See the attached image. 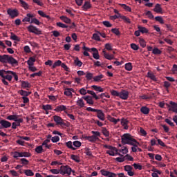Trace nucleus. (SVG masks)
<instances>
[{"label":"nucleus","instance_id":"obj_24","mask_svg":"<svg viewBox=\"0 0 177 177\" xmlns=\"http://www.w3.org/2000/svg\"><path fill=\"white\" fill-rule=\"evenodd\" d=\"M34 63H35V57H30L29 59L27 61V64L30 66H34Z\"/></svg>","mask_w":177,"mask_h":177},{"label":"nucleus","instance_id":"obj_42","mask_svg":"<svg viewBox=\"0 0 177 177\" xmlns=\"http://www.w3.org/2000/svg\"><path fill=\"white\" fill-rule=\"evenodd\" d=\"M70 158H71V160H73V161H75V162H76L77 163H79L80 162V158L77 156H76V155H71L70 156Z\"/></svg>","mask_w":177,"mask_h":177},{"label":"nucleus","instance_id":"obj_62","mask_svg":"<svg viewBox=\"0 0 177 177\" xmlns=\"http://www.w3.org/2000/svg\"><path fill=\"white\" fill-rule=\"evenodd\" d=\"M133 167L135 169L142 170V165L140 164L133 163Z\"/></svg>","mask_w":177,"mask_h":177},{"label":"nucleus","instance_id":"obj_49","mask_svg":"<svg viewBox=\"0 0 177 177\" xmlns=\"http://www.w3.org/2000/svg\"><path fill=\"white\" fill-rule=\"evenodd\" d=\"M120 19H122V20H124L125 23H128V24H131V19L127 17L126 16H121Z\"/></svg>","mask_w":177,"mask_h":177},{"label":"nucleus","instance_id":"obj_64","mask_svg":"<svg viewBox=\"0 0 177 177\" xmlns=\"http://www.w3.org/2000/svg\"><path fill=\"white\" fill-rule=\"evenodd\" d=\"M111 177H125V176L123 173L118 174L111 173Z\"/></svg>","mask_w":177,"mask_h":177},{"label":"nucleus","instance_id":"obj_38","mask_svg":"<svg viewBox=\"0 0 177 177\" xmlns=\"http://www.w3.org/2000/svg\"><path fill=\"white\" fill-rule=\"evenodd\" d=\"M124 68H125V70H127V71H131V70H132V63L129 62V63L125 64Z\"/></svg>","mask_w":177,"mask_h":177},{"label":"nucleus","instance_id":"obj_48","mask_svg":"<svg viewBox=\"0 0 177 177\" xmlns=\"http://www.w3.org/2000/svg\"><path fill=\"white\" fill-rule=\"evenodd\" d=\"M57 27H60L61 28H68V26L62 23V22H57Z\"/></svg>","mask_w":177,"mask_h":177},{"label":"nucleus","instance_id":"obj_45","mask_svg":"<svg viewBox=\"0 0 177 177\" xmlns=\"http://www.w3.org/2000/svg\"><path fill=\"white\" fill-rule=\"evenodd\" d=\"M42 109L44 110L45 111H48V110H53L52 106L50 104H46V105H42Z\"/></svg>","mask_w":177,"mask_h":177},{"label":"nucleus","instance_id":"obj_7","mask_svg":"<svg viewBox=\"0 0 177 177\" xmlns=\"http://www.w3.org/2000/svg\"><path fill=\"white\" fill-rule=\"evenodd\" d=\"M6 120L9 121H14L16 122H23V119L22 118H19V115H10L9 116L6 117Z\"/></svg>","mask_w":177,"mask_h":177},{"label":"nucleus","instance_id":"obj_6","mask_svg":"<svg viewBox=\"0 0 177 177\" xmlns=\"http://www.w3.org/2000/svg\"><path fill=\"white\" fill-rule=\"evenodd\" d=\"M107 50H111V44H106L105 45V49L102 50V55L105 57V59H107L108 60H111V55H109V52Z\"/></svg>","mask_w":177,"mask_h":177},{"label":"nucleus","instance_id":"obj_56","mask_svg":"<svg viewBox=\"0 0 177 177\" xmlns=\"http://www.w3.org/2000/svg\"><path fill=\"white\" fill-rule=\"evenodd\" d=\"M103 77H104L103 75H100L94 77L93 80L95 82H99V81H100L103 78Z\"/></svg>","mask_w":177,"mask_h":177},{"label":"nucleus","instance_id":"obj_39","mask_svg":"<svg viewBox=\"0 0 177 177\" xmlns=\"http://www.w3.org/2000/svg\"><path fill=\"white\" fill-rule=\"evenodd\" d=\"M97 118L101 121H104V114L102 112H97Z\"/></svg>","mask_w":177,"mask_h":177},{"label":"nucleus","instance_id":"obj_61","mask_svg":"<svg viewBox=\"0 0 177 177\" xmlns=\"http://www.w3.org/2000/svg\"><path fill=\"white\" fill-rule=\"evenodd\" d=\"M19 155H21V157L28 158L30 156V153L28 152H19Z\"/></svg>","mask_w":177,"mask_h":177},{"label":"nucleus","instance_id":"obj_55","mask_svg":"<svg viewBox=\"0 0 177 177\" xmlns=\"http://www.w3.org/2000/svg\"><path fill=\"white\" fill-rule=\"evenodd\" d=\"M122 158L126 160L127 161H133V158L130 156V155L127 154L126 156H123Z\"/></svg>","mask_w":177,"mask_h":177},{"label":"nucleus","instance_id":"obj_19","mask_svg":"<svg viewBox=\"0 0 177 177\" xmlns=\"http://www.w3.org/2000/svg\"><path fill=\"white\" fill-rule=\"evenodd\" d=\"M84 139L87 140L90 142H95L98 140V137L95 136H86Z\"/></svg>","mask_w":177,"mask_h":177},{"label":"nucleus","instance_id":"obj_15","mask_svg":"<svg viewBox=\"0 0 177 177\" xmlns=\"http://www.w3.org/2000/svg\"><path fill=\"white\" fill-rule=\"evenodd\" d=\"M9 59V55H0V62L1 63H8Z\"/></svg>","mask_w":177,"mask_h":177},{"label":"nucleus","instance_id":"obj_18","mask_svg":"<svg viewBox=\"0 0 177 177\" xmlns=\"http://www.w3.org/2000/svg\"><path fill=\"white\" fill-rule=\"evenodd\" d=\"M92 8V5H91V3L89 1H85L84 4L82 6V9L84 11L88 10V9H91Z\"/></svg>","mask_w":177,"mask_h":177},{"label":"nucleus","instance_id":"obj_28","mask_svg":"<svg viewBox=\"0 0 177 177\" xmlns=\"http://www.w3.org/2000/svg\"><path fill=\"white\" fill-rule=\"evenodd\" d=\"M73 145V144L71 141H68V142H65V146H66L68 149H71V150L75 151L76 148H75Z\"/></svg>","mask_w":177,"mask_h":177},{"label":"nucleus","instance_id":"obj_46","mask_svg":"<svg viewBox=\"0 0 177 177\" xmlns=\"http://www.w3.org/2000/svg\"><path fill=\"white\" fill-rule=\"evenodd\" d=\"M101 174L105 176L111 177V173L106 170H101Z\"/></svg>","mask_w":177,"mask_h":177},{"label":"nucleus","instance_id":"obj_57","mask_svg":"<svg viewBox=\"0 0 177 177\" xmlns=\"http://www.w3.org/2000/svg\"><path fill=\"white\" fill-rule=\"evenodd\" d=\"M139 44L142 48H146V41L144 39H139Z\"/></svg>","mask_w":177,"mask_h":177},{"label":"nucleus","instance_id":"obj_37","mask_svg":"<svg viewBox=\"0 0 177 177\" xmlns=\"http://www.w3.org/2000/svg\"><path fill=\"white\" fill-rule=\"evenodd\" d=\"M91 88H93V89H94V91H96L97 92H103L104 91L103 88L97 86L96 85L91 86Z\"/></svg>","mask_w":177,"mask_h":177},{"label":"nucleus","instance_id":"obj_12","mask_svg":"<svg viewBox=\"0 0 177 177\" xmlns=\"http://www.w3.org/2000/svg\"><path fill=\"white\" fill-rule=\"evenodd\" d=\"M91 52L93 53V57L96 60H99L100 59V55H99V51L96 48H92L91 49Z\"/></svg>","mask_w":177,"mask_h":177},{"label":"nucleus","instance_id":"obj_36","mask_svg":"<svg viewBox=\"0 0 177 177\" xmlns=\"http://www.w3.org/2000/svg\"><path fill=\"white\" fill-rule=\"evenodd\" d=\"M24 174L26 176H34V172L30 169L24 170Z\"/></svg>","mask_w":177,"mask_h":177},{"label":"nucleus","instance_id":"obj_29","mask_svg":"<svg viewBox=\"0 0 177 177\" xmlns=\"http://www.w3.org/2000/svg\"><path fill=\"white\" fill-rule=\"evenodd\" d=\"M74 64L77 67H82V62H81V60H80V59L78 57H76L74 60Z\"/></svg>","mask_w":177,"mask_h":177},{"label":"nucleus","instance_id":"obj_33","mask_svg":"<svg viewBox=\"0 0 177 177\" xmlns=\"http://www.w3.org/2000/svg\"><path fill=\"white\" fill-rule=\"evenodd\" d=\"M84 98H80L77 101V104L79 107H84L85 103L84 102Z\"/></svg>","mask_w":177,"mask_h":177},{"label":"nucleus","instance_id":"obj_25","mask_svg":"<svg viewBox=\"0 0 177 177\" xmlns=\"http://www.w3.org/2000/svg\"><path fill=\"white\" fill-rule=\"evenodd\" d=\"M10 39H12V41H17V42H20L19 37L13 32H11Z\"/></svg>","mask_w":177,"mask_h":177},{"label":"nucleus","instance_id":"obj_35","mask_svg":"<svg viewBox=\"0 0 177 177\" xmlns=\"http://www.w3.org/2000/svg\"><path fill=\"white\" fill-rule=\"evenodd\" d=\"M35 151L38 154H41L42 152H44V150L43 149L42 146H37V147L35 149Z\"/></svg>","mask_w":177,"mask_h":177},{"label":"nucleus","instance_id":"obj_3","mask_svg":"<svg viewBox=\"0 0 177 177\" xmlns=\"http://www.w3.org/2000/svg\"><path fill=\"white\" fill-rule=\"evenodd\" d=\"M111 95H113V96H118L119 97H120V99H122L123 100H127V99H128V96H129V92L125 90H122V91L118 93L117 91L113 90L111 91Z\"/></svg>","mask_w":177,"mask_h":177},{"label":"nucleus","instance_id":"obj_5","mask_svg":"<svg viewBox=\"0 0 177 177\" xmlns=\"http://www.w3.org/2000/svg\"><path fill=\"white\" fill-rule=\"evenodd\" d=\"M59 171L61 172V175H68L70 176L71 174V173H74V171L71 169V168L68 166V165H63L61 166V167L59 168Z\"/></svg>","mask_w":177,"mask_h":177},{"label":"nucleus","instance_id":"obj_9","mask_svg":"<svg viewBox=\"0 0 177 177\" xmlns=\"http://www.w3.org/2000/svg\"><path fill=\"white\" fill-rule=\"evenodd\" d=\"M54 121L55 122H56L57 125H60L61 127H66V122H64V121L58 116H54Z\"/></svg>","mask_w":177,"mask_h":177},{"label":"nucleus","instance_id":"obj_27","mask_svg":"<svg viewBox=\"0 0 177 177\" xmlns=\"http://www.w3.org/2000/svg\"><path fill=\"white\" fill-rule=\"evenodd\" d=\"M19 3H21V6L25 9V10H27L29 8L28 3L27 2L23 1V0H19Z\"/></svg>","mask_w":177,"mask_h":177},{"label":"nucleus","instance_id":"obj_59","mask_svg":"<svg viewBox=\"0 0 177 177\" xmlns=\"http://www.w3.org/2000/svg\"><path fill=\"white\" fill-rule=\"evenodd\" d=\"M163 86L166 88V90L168 92V88L171 86V83H169V82L168 81H165Z\"/></svg>","mask_w":177,"mask_h":177},{"label":"nucleus","instance_id":"obj_41","mask_svg":"<svg viewBox=\"0 0 177 177\" xmlns=\"http://www.w3.org/2000/svg\"><path fill=\"white\" fill-rule=\"evenodd\" d=\"M147 77L151 80H152V81H157V78H156V75H154V74L150 72L147 73Z\"/></svg>","mask_w":177,"mask_h":177},{"label":"nucleus","instance_id":"obj_17","mask_svg":"<svg viewBox=\"0 0 177 177\" xmlns=\"http://www.w3.org/2000/svg\"><path fill=\"white\" fill-rule=\"evenodd\" d=\"M138 28L140 30L141 34H149V29H147L146 27L140 26V25H138Z\"/></svg>","mask_w":177,"mask_h":177},{"label":"nucleus","instance_id":"obj_22","mask_svg":"<svg viewBox=\"0 0 177 177\" xmlns=\"http://www.w3.org/2000/svg\"><path fill=\"white\" fill-rule=\"evenodd\" d=\"M60 20L64 21V23H66V24H71V19H70L68 17L66 16H61L59 17Z\"/></svg>","mask_w":177,"mask_h":177},{"label":"nucleus","instance_id":"obj_32","mask_svg":"<svg viewBox=\"0 0 177 177\" xmlns=\"http://www.w3.org/2000/svg\"><path fill=\"white\" fill-rule=\"evenodd\" d=\"M21 86L24 89H26V88H30L31 84H30V83L28 82L22 81Z\"/></svg>","mask_w":177,"mask_h":177},{"label":"nucleus","instance_id":"obj_30","mask_svg":"<svg viewBox=\"0 0 177 177\" xmlns=\"http://www.w3.org/2000/svg\"><path fill=\"white\" fill-rule=\"evenodd\" d=\"M19 95H21V96H24L25 97H27V96H30V95H31V92H27L24 90L19 91Z\"/></svg>","mask_w":177,"mask_h":177},{"label":"nucleus","instance_id":"obj_44","mask_svg":"<svg viewBox=\"0 0 177 177\" xmlns=\"http://www.w3.org/2000/svg\"><path fill=\"white\" fill-rule=\"evenodd\" d=\"M11 155L12 156V157H14V158H16V159H18L19 158H21L22 157L21 156V154H19V152H18V151L12 152L11 153Z\"/></svg>","mask_w":177,"mask_h":177},{"label":"nucleus","instance_id":"obj_20","mask_svg":"<svg viewBox=\"0 0 177 177\" xmlns=\"http://www.w3.org/2000/svg\"><path fill=\"white\" fill-rule=\"evenodd\" d=\"M153 11L156 13H162V8H161V5L157 3L153 8Z\"/></svg>","mask_w":177,"mask_h":177},{"label":"nucleus","instance_id":"obj_58","mask_svg":"<svg viewBox=\"0 0 177 177\" xmlns=\"http://www.w3.org/2000/svg\"><path fill=\"white\" fill-rule=\"evenodd\" d=\"M59 66H62V62L60 60H57L53 65V68H56V67H59Z\"/></svg>","mask_w":177,"mask_h":177},{"label":"nucleus","instance_id":"obj_26","mask_svg":"<svg viewBox=\"0 0 177 177\" xmlns=\"http://www.w3.org/2000/svg\"><path fill=\"white\" fill-rule=\"evenodd\" d=\"M87 93H88V95H92L94 99H95V100H99V99H100V97L97 96L96 95V93H95L94 91H91V90H88L87 91Z\"/></svg>","mask_w":177,"mask_h":177},{"label":"nucleus","instance_id":"obj_11","mask_svg":"<svg viewBox=\"0 0 177 177\" xmlns=\"http://www.w3.org/2000/svg\"><path fill=\"white\" fill-rule=\"evenodd\" d=\"M8 64H11V66H17L19 64V61L15 59L12 55H8Z\"/></svg>","mask_w":177,"mask_h":177},{"label":"nucleus","instance_id":"obj_40","mask_svg":"<svg viewBox=\"0 0 177 177\" xmlns=\"http://www.w3.org/2000/svg\"><path fill=\"white\" fill-rule=\"evenodd\" d=\"M71 91H73V88H66V90L64 91V95H66V96H72L73 93H71Z\"/></svg>","mask_w":177,"mask_h":177},{"label":"nucleus","instance_id":"obj_52","mask_svg":"<svg viewBox=\"0 0 177 177\" xmlns=\"http://www.w3.org/2000/svg\"><path fill=\"white\" fill-rule=\"evenodd\" d=\"M155 20L156 21H158L160 24H164V19H162V17H160V16L156 17Z\"/></svg>","mask_w":177,"mask_h":177},{"label":"nucleus","instance_id":"obj_43","mask_svg":"<svg viewBox=\"0 0 177 177\" xmlns=\"http://www.w3.org/2000/svg\"><path fill=\"white\" fill-rule=\"evenodd\" d=\"M21 123H22V122H12V124H11L10 127L12 129H16L17 128V127H19L21 125Z\"/></svg>","mask_w":177,"mask_h":177},{"label":"nucleus","instance_id":"obj_8","mask_svg":"<svg viewBox=\"0 0 177 177\" xmlns=\"http://www.w3.org/2000/svg\"><path fill=\"white\" fill-rule=\"evenodd\" d=\"M7 13L11 17V19H15L19 16V11L17 9L9 8L7 10Z\"/></svg>","mask_w":177,"mask_h":177},{"label":"nucleus","instance_id":"obj_16","mask_svg":"<svg viewBox=\"0 0 177 177\" xmlns=\"http://www.w3.org/2000/svg\"><path fill=\"white\" fill-rule=\"evenodd\" d=\"M82 99H84L85 101H86V103H88V104H90V106H92V104H93L95 103L93 102V100L92 99V97L89 95L82 97Z\"/></svg>","mask_w":177,"mask_h":177},{"label":"nucleus","instance_id":"obj_31","mask_svg":"<svg viewBox=\"0 0 177 177\" xmlns=\"http://www.w3.org/2000/svg\"><path fill=\"white\" fill-rule=\"evenodd\" d=\"M120 6L123 8V9H124V10H126V12H132V9L131 8V7H129V6H127L126 4L120 3Z\"/></svg>","mask_w":177,"mask_h":177},{"label":"nucleus","instance_id":"obj_1","mask_svg":"<svg viewBox=\"0 0 177 177\" xmlns=\"http://www.w3.org/2000/svg\"><path fill=\"white\" fill-rule=\"evenodd\" d=\"M122 144L129 145L130 146H136L140 143L133 138L129 133H124L122 136Z\"/></svg>","mask_w":177,"mask_h":177},{"label":"nucleus","instance_id":"obj_47","mask_svg":"<svg viewBox=\"0 0 177 177\" xmlns=\"http://www.w3.org/2000/svg\"><path fill=\"white\" fill-rule=\"evenodd\" d=\"M93 39H95V41H100V35H99V32L93 35Z\"/></svg>","mask_w":177,"mask_h":177},{"label":"nucleus","instance_id":"obj_51","mask_svg":"<svg viewBox=\"0 0 177 177\" xmlns=\"http://www.w3.org/2000/svg\"><path fill=\"white\" fill-rule=\"evenodd\" d=\"M28 30L29 31V32H34V31L36 30L37 27L32 26V25H30L29 26H28Z\"/></svg>","mask_w":177,"mask_h":177},{"label":"nucleus","instance_id":"obj_60","mask_svg":"<svg viewBox=\"0 0 177 177\" xmlns=\"http://www.w3.org/2000/svg\"><path fill=\"white\" fill-rule=\"evenodd\" d=\"M111 31L113 34H115V35H120L121 34L118 28H112Z\"/></svg>","mask_w":177,"mask_h":177},{"label":"nucleus","instance_id":"obj_53","mask_svg":"<svg viewBox=\"0 0 177 177\" xmlns=\"http://www.w3.org/2000/svg\"><path fill=\"white\" fill-rule=\"evenodd\" d=\"M152 53H153V55H161V50L155 48L152 50Z\"/></svg>","mask_w":177,"mask_h":177},{"label":"nucleus","instance_id":"obj_4","mask_svg":"<svg viewBox=\"0 0 177 177\" xmlns=\"http://www.w3.org/2000/svg\"><path fill=\"white\" fill-rule=\"evenodd\" d=\"M12 71H5V70H0V77L1 78H4L5 80H7L8 81H12Z\"/></svg>","mask_w":177,"mask_h":177},{"label":"nucleus","instance_id":"obj_50","mask_svg":"<svg viewBox=\"0 0 177 177\" xmlns=\"http://www.w3.org/2000/svg\"><path fill=\"white\" fill-rule=\"evenodd\" d=\"M86 80H88V81H91V80L93 78V74L92 73L87 72L86 75Z\"/></svg>","mask_w":177,"mask_h":177},{"label":"nucleus","instance_id":"obj_23","mask_svg":"<svg viewBox=\"0 0 177 177\" xmlns=\"http://www.w3.org/2000/svg\"><path fill=\"white\" fill-rule=\"evenodd\" d=\"M67 110V108L64 105H59L57 106L55 109H54V111H66Z\"/></svg>","mask_w":177,"mask_h":177},{"label":"nucleus","instance_id":"obj_10","mask_svg":"<svg viewBox=\"0 0 177 177\" xmlns=\"http://www.w3.org/2000/svg\"><path fill=\"white\" fill-rule=\"evenodd\" d=\"M0 125L4 129H9L11 127V122L6 120H0Z\"/></svg>","mask_w":177,"mask_h":177},{"label":"nucleus","instance_id":"obj_2","mask_svg":"<svg viewBox=\"0 0 177 177\" xmlns=\"http://www.w3.org/2000/svg\"><path fill=\"white\" fill-rule=\"evenodd\" d=\"M127 153L128 149L125 147H123L120 149L111 147V156H115V155L122 156V155L127 154Z\"/></svg>","mask_w":177,"mask_h":177},{"label":"nucleus","instance_id":"obj_13","mask_svg":"<svg viewBox=\"0 0 177 177\" xmlns=\"http://www.w3.org/2000/svg\"><path fill=\"white\" fill-rule=\"evenodd\" d=\"M124 171H126L129 176H133V167L131 165L124 166Z\"/></svg>","mask_w":177,"mask_h":177},{"label":"nucleus","instance_id":"obj_54","mask_svg":"<svg viewBox=\"0 0 177 177\" xmlns=\"http://www.w3.org/2000/svg\"><path fill=\"white\" fill-rule=\"evenodd\" d=\"M50 173L57 175L58 174H61V171L59 169H50Z\"/></svg>","mask_w":177,"mask_h":177},{"label":"nucleus","instance_id":"obj_21","mask_svg":"<svg viewBox=\"0 0 177 177\" xmlns=\"http://www.w3.org/2000/svg\"><path fill=\"white\" fill-rule=\"evenodd\" d=\"M34 17V15L30 14V13H28L26 15V17L22 20V21L24 23L26 21L28 22L30 21V19H33Z\"/></svg>","mask_w":177,"mask_h":177},{"label":"nucleus","instance_id":"obj_34","mask_svg":"<svg viewBox=\"0 0 177 177\" xmlns=\"http://www.w3.org/2000/svg\"><path fill=\"white\" fill-rule=\"evenodd\" d=\"M82 49H83L84 50H85V51H84L83 55H84V56H89V54L88 53V52H91V48H88V47L84 46L83 48H82Z\"/></svg>","mask_w":177,"mask_h":177},{"label":"nucleus","instance_id":"obj_63","mask_svg":"<svg viewBox=\"0 0 177 177\" xmlns=\"http://www.w3.org/2000/svg\"><path fill=\"white\" fill-rule=\"evenodd\" d=\"M131 48L133 49V50H138L139 46L133 43L131 44Z\"/></svg>","mask_w":177,"mask_h":177},{"label":"nucleus","instance_id":"obj_14","mask_svg":"<svg viewBox=\"0 0 177 177\" xmlns=\"http://www.w3.org/2000/svg\"><path fill=\"white\" fill-rule=\"evenodd\" d=\"M170 110H172V111H177V103L173 101L169 102V106Z\"/></svg>","mask_w":177,"mask_h":177}]
</instances>
